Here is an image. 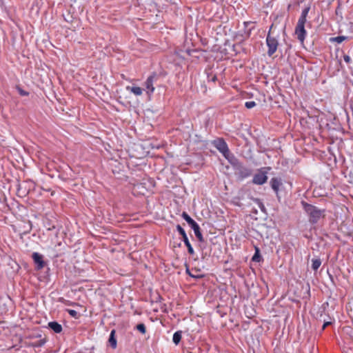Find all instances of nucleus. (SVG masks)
I'll return each mask as SVG.
<instances>
[{"label":"nucleus","mask_w":353,"mask_h":353,"mask_svg":"<svg viewBox=\"0 0 353 353\" xmlns=\"http://www.w3.org/2000/svg\"><path fill=\"white\" fill-rule=\"evenodd\" d=\"M304 210L309 216V221L312 223H316L321 218L325 216V210H320L314 205L303 202Z\"/></svg>","instance_id":"obj_1"},{"label":"nucleus","mask_w":353,"mask_h":353,"mask_svg":"<svg viewBox=\"0 0 353 353\" xmlns=\"http://www.w3.org/2000/svg\"><path fill=\"white\" fill-rule=\"evenodd\" d=\"M278 37L279 35H274L273 25H272L266 37V44L268 48L267 53L269 57H272L277 50L279 46Z\"/></svg>","instance_id":"obj_2"},{"label":"nucleus","mask_w":353,"mask_h":353,"mask_svg":"<svg viewBox=\"0 0 353 353\" xmlns=\"http://www.w3.org/2000/svg\"><path fill=\"white\" fill-rule=\"evenodd\" d=\"M271 170L270 167L262 168L254 175L252 183L256 185H263L268 181V172Z\"/></svg>","instance_id":"obj_3"},{"label":"nucleus","mask_w":353,"mask_h":353,"mask_svg":"<svg viewBox=\"0 0 353 353\" xmlns=\"http://www.w3.org/2000/svg\"><path fill=\"white\" fill-rule=\"evenodd\" d=\"M212 144L225 159L229 158L230 150L223 139H217L213 141Z\"/></svg>","instance_id":"obj_4"},{"label":"nucleus","mask_w":353,"mask_h":353,"mask_svg":"<svg viewBox=\"0 0 353 353\" xmlns=\"http://www.w3.org/2000/svg\"><path fill=\"white\" fill-rule=\"evenodd\" d=\"M156 77V74L153 73L147 78L144 83V86L145 87V90L149 97H150L154 92L155 88L154 86V81Z\"/></svg>","instance_id":"obj_5"},{"label":"nucleus","mask_w":353,"mask_h":353,"mask_svg":"<svg viewBox=\"0 0 353 353\" xmlns=\"http://www.w3.org/2000/svg\"><path fill=\"white\" fill-rule=\"evenodd\" d=\"M307 32L305 29V26H299L296 25L295 28V34L297 37V39L303 43L305 39Z\"/></svg>","instance_id":"obj_6"},{"label":"nucleus","mask_w":353,"mask_h":353,"mask_svg":"<svg viewBox=\"0 0 353 353\" xmlns=\"http://www.w3.org/2000/svg\"><path fill=\"white\" fill-rule=\"evenodd\" d=\"M270 185L272 189L276 194H278L280 187L282 185L281 180L277 177H273L270 180Z\"/></svg>","instance_id":"obj_7"},{"label":"nucleus","mask_w":353,"mask_h":353,"mask_svg":"<svg viewBox=\"0 0 353 353\" xmlns=\"http://www.w3.org/2000/svg\"><path fill=\"white\" fill-rule=\"evenodd\" d=\"M310 7H307L302 10L301 14L300 17L299 18L296 25L305 26V24L307 21V17L308 12L310 11Z\"/></svg>","instance_id":"obj_8"},{"label":"nucleus","mask_w":353,"mask_h":353,"mask_svg":"<svg viewBox=\"0 0 353 353\" xmlns=\"http://www.w3.org/2000/svg\"><path fill=\"white\" fill-rule=\"evenodd\" d=\"M192 229L194 230V234L200 242H203L204 239L201 234V229L198 223L195 221L190 225Z\"/></svg>","instance_id":"obj_9"},{"label":"nucleus","mask_w":353,"mask_h":353,"mask_svg":"<svg viewBox=\"0 0 353 353\" xmlns=\"http://www.w3.org/2000/svg\"><path fill=\"white\" fill-rule=\"evenodd\" d=\"M32 259L36 264H37L38 268L39 269L43 268L44 267V261L43 260V256L41 254L34 252L32 254Z\"/></svg>","instance_id":"obj_10"},{"label":"nucleus","mask_w":353,"mask_h":353,"mask_svg":"<svg viewBox=\"0 0 353 353\" xmlns=\"http://www.w3.org/2000/svg\"><path fill=\"white\" fill-rule=\"evenodd\" d=\"M126 90L134 94L135 96H141L143 94V89L139 86H126Z\"/></svg>","instance_id":"obj_11"},{"label":"nucleus","mask_w":353,"mask_h":353,"mask_svg":"<svg viewBox=\"0 0 353 353\" xmlns=\"http://www.w3.org/2000/svg\"><path fill=\"white\" fill-rule=\"evenodd\" d=\"M116 331L115 330H112L110 332V337L108 339V342L112 349H116L117 347V341L115 337Z\"/></svg>","instance_id":"obj_12"},{"label":"nucleus","mask_w":353,"mask_h":353,"mask_svg":"<svg viewBox=\"0 0 353 353\" xmlns=\"http://www.w3.org/2000/svg\"><path fill=\"white\" fill-rule=\"evenodd\" d=\"M48 327L52 329L55 333H60L62 331V326L56 321L48 323Z\"/></svg>","instance_id":"obj_13"},{"label":"nucleus","mask_w":353,"mask_h":353,"mask_svg":"<svg viewBox=\"0 0 353 353\" xmlns=\"http://www.w3.org/2000/svg\"><path fill=\"white\" fill-rule=\"evenodd\" d=\"M181 337H182V332L181 331H177L176 332H174V334H173V338H172L174 343L176 345H178L181 340Z\"/></svg>","instance_id":"obj_14"},{"label":"nucleus","mask_w":353,"mask_h":353,"mask_svg":"<svg viewBox=\"0 0 353 353\" xmlns=\"http://www.w3.org/2000/svg\"><path fill=\"white\" fill-rule=\"evenodd\" d=\"M183 241L185 245H186V247L188 248V251L189 254H194V249L192 247V245H191V244H190V241L188 240V236L183 238Z\"/></svg>","instance_id":"obj_15"},{"label":"nucleus","mask_w":353,"mask_h":353,"mask_svg":"<svg viewBox=\"0 0 353 353\" xmlns=\"http://www.w3.org/2000/svg\"><path fill=\"white\" fill-rule=\"evenodd\" d=\"M321 265V261L319 259H313L312 260V268L316 271Z\"/></svg>","instance_id":"obj_16"},{"label":"nucleus","mask_w":353,"mask_h":353,"mask_svg":"<svg viewBox=\"0 0 353 353\" xmlns=\"http://www.w3.org/2000/svg\"><path fill=\"white\" fill-rule=\"evenodd\" d=\"M181 216L183 219L185 220V221L189 224L190 226L195 222V221L192 219L185 212H183Z\"/></svg>","instance_id":"obj_17"},{"label":"nucleus","mask_w":353,"mask_h":353,"mask_svg":"<svg viewBox=\"0 0 353 353\" xmlns=\"http://www.w3.org/2000/svg\"><path fill=\"white\" fill-rule=\"evenodd\" d=\"M261 255H260V250L259 248L255 247V253L254 256H252V261L256 262H259L261 261Z\"/></svg>","instance_id":"obj_18"},{"label":"nucleus","mask_w":353,"mask_h":353,"mask_svg":"<svg viewBox=\"0 0 353 353\" xmlns=\"http://www.w3.org/2000/svg\"><path fill=\"white\" fill-rule=\"evenodd\" d=\"M137 330L141 334H145L146 333V327L143 323H139L136 326Z\"/></svg>","instance_id":"obj_19"},{"label":"nucleus","mask_w":353,"mask_h":353,"mask_svg":"<svg viewBox=\"0 0 353 353\" xmlns=\"http://www.w3.org/2000/svg\"><path fill=\"white\" fill-rule=\"evenodd\" d=\"M176 229H177V231L179 232V233L182 236L183 239L187 236V234H186L184 229L180 225H178L176 226Z\"/></svg>","instance_id":"obj_20"},{"label":"nucleus","mask_w":353,"mask_h":353,"mask_svg":"<svg viewBox=\"0 0 353 353\" xmlns=\"http://www.w3.org/2000/svg\"><path fill=\"white\" fill-rule=\"evenodd\" d=\"M67 312L72 317H74L75 319L78 318V312L76 310L68 309Z\"/></svg>","instance_id":"obj_21"},{"label":"nucleus","mask_w":353,"mask_h":353,"mask_svg":"<svg viewBox=\"0 0 353 353\" xmlns=\"http://www.w3.org/2000/svg\"><path fill=\"white\" fill-rule=\"evenodd\" d=\"M245 106L247 108L250 109V108H252L254 106H256V103L254 101H246L245 103Z\"/></svg>","instance_id":"obj_22"},{"label":"nucleus","mask_w":353,"mask_h":353,"mask_svg":"<svg viewBox=\"0 0 353 353\" xmlns=\"http://www.w3.org/2000/svg\"><path fill=\"white\" fill-rule=\"evenodd\" d=\"M208 81H211L212 82H215L217 80L216 76L215 74L210 76L209 74H208Z\"/></svg>","instance_id":"obj_23"},{"label":"nucleus","mask_w":353,"mask_h":353,"mask_svg":"<svg viewBox=\"0 0 353 353\" xmlns=\"http://www.w3.org/2000/svg\"><path fill=\"white\" fill-rule=\"evenodd\" d=\"M18 90H19V93L21 96H28L29 94V93L28 92L22 90L21 88H19Z\"/></svg>","instance_id":"obj_24"},{"label":"nucleus","mask_w":353,"mask_h":353,"mask_svg":"<svg viewBox=\"0 0 353 353\" xmlns=\"http://www.w3.org/2000/svg\"><path fill=\"white\" fill-rule=\"evenodd\" d=\"M343 59L344 61L347 63H350L352 61L351 58L350 56L347 55V54H345L343 56Z\"/></svg>","instance_id":"obj_25"},{"label":"nucleus","mask_w":353,"mask_h":353,"mask_svg":"<svg viewBox=\"0 0 353 353\" xmlns=\"http://www.w3.org/2000/svg\"><path fill=\"white\" fill-rule=\"evenodd\" d=\"M344 39H345V37H341V36L336 37L334 38V40L336 41H337L338 43H341Z\"/></svg>","instance_id":"obj_26"},{"label":"nucleus","mask_w":353,"mask_h":353,"mask_svg":"<svg viewBox=\"0 0 353 353\" xmlns=\"http://www.w3.org/2000/svg\"><path fill=\"white\" fill-rule=\"evenodd\" d=\"M330 322H325L324 323L323 325V329H325L328 325H330Z\"/></svg>","instance_id":"obj_27"},{"label":"nucleus","mask_w":353,"mask_h":353,"mask_svg":"<svg viewBox=\"0 0 353 353\" xmlns=\"http://www.w3.org/2000/svg\"><path fill=\"white\" fill-rule=\"evenodd\" d=\"M250 174V171L248 170V172L245 174L244 176H248Z\"/></svg>","instance_id":"obj_28"},{"label":"nucleus","mask_w":353,"mask_h":353,"mask_svg":"<svg viewBox=\"0 0 353 353\" xmlns=\"http://www.w3.org/2000/svg\"><path fill=\"white\" fill-rule=\"evenodd\" d=\"M43 343H44V342H41V343H39V345H38V346H41V345H42Z\"/></svg>","instance_id":"obj_29"},{"label":"nucleus","mask_w":353,"mask_h":353,"mask_svg":"<svg viewBox=\"0 0 353 353\" xmlns=\"http://www.w3.org/2000/svg\"><path fill=\"white\" fill-rule=\"evenodd\" d=\"M75 304H76V303H70L69 305H75Z\"/></svg>","instance_id":"obj_30"}]
</instances>
